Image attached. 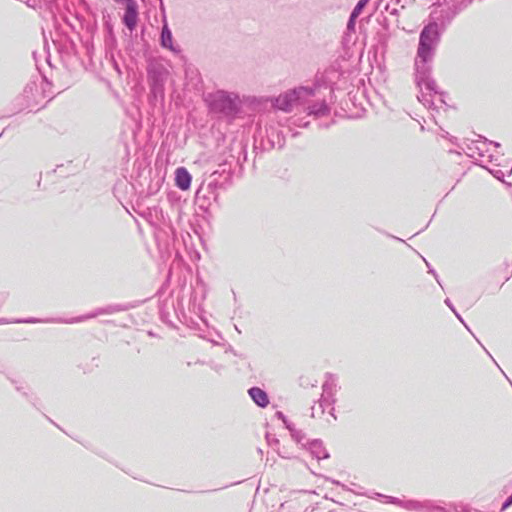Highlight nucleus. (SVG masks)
Listing matches in <instances>:
<instances>
[{
	"label": "nucleus",
	"mask_w": 512,
	"mask_h": 512,
	"mask_svg": "<svg viewBox=\"0 0 512 512\" xmlns=\"http://www.w3.org/2000/svg\"><path fill=\"white\" fill-rule=\"evenodd\" d=\"M454 19L455 17L446 8H443L423 27L419 35L415 60V83L419 88L417 99L430 109L438 108L433 100L435 96H439L440 104H445L444 93L438 89L435 80L431 76L432 67L430 63L440 42L441 34Z\"/></svg>",
	"instance_id": "f257e3e1"
},
{
	"label": "nucleus",
	"mask_w": 512,
	"mask_h": 512,
	"mask_svg": "<svg viewBox=\"0 0 512 512\" xmlns=\"http://www.w3.org/2000/svg\"><path fill=\"white\" fill-rule=\"evenodd\" d=\"M205 102L211 113L220 114L229 121L236 119L242 109L239 94L223 89L208 93Z\"/></svg>",
	"instance_id": "f03ea898"
},
{
	"label": "nucleus",
	"mask_w": 512,
	"mask_h": 512,
	"mask_svg": "<svg viewBox=\"0 0 512 512\" xmlns=\"http://www.w3.org/2000/svg\"><path fill=\"white\" fill-rule=\"evenodd\" d=\"M169 71L160 63L149 64L147 68L148 84L151 101L164 100L165 84Z\"/></svg>",
	"instance_id": "7ed1b4c3"
},
{
	"label": "nucleus",
	"mask_w": 512,
	"mask_h": 512,
	"mask_svg": "<svg viewBox=\"0 0 512 512\" xmlns=\"http://www.w3.org/2000/svg\"><path fill=\"white\" fill-rule=\"evenodd\" d=\"M315 94V89L308 86H299L280 94L273 101V105L284 112H290L295 104L302 103Z\"/></svg>",
	"instance_id": "20e7f679"
},
{
	"label": "nucleus",
	"mask_w": 512,
	"mask_h": 512,
	"mask_svg": "<svg viewBox=\"0 0 512 512\" xmlns=\"http://www.w3.org/2000/svg\"><path fill=\"white\" fill-rule=\"evenodd\" d=\"M130 308H132V305H130V304H120V303L110 304L105 307L97 308L94 311H92L86 315H82V316H78V317H74V318H70V319L49 318L47 321L53 322V323L72 324V323H78V322H82V321H85L88 319L96 318L100 315H110V314H114V313H118V312H124V311L129 310Z\"/></svg>",
	"instance_id": "39448f33"
},
{
	"label": "nucleus",
	"mask_w": 512,
	"mask_h": 512,
	"mask_svg": "<svg viewBox=\"0 0 512 512\" xmlns=\"http://www.w3.org/2000/svg\"><path fill=\"white\" fill-rule=\"evenodd\" d=\"M404 509L412 512H451L450 509L430 499H407L404 504Z\"/></svg>",
	"instance_id": "423d86ee"
},
{
	"label": "nucleus",
	"mask_w": 512,
	"mask_h": 512,
	"mask_svg": "<svg viewBox=\"0 0 512 512\" xmlns=\"http://www.w3.org/2000/svg\"><path fill=\"white\" fill-rule=\"evenodd\" d=\"M260 145L263 150L282 149L285 145V135L282 130L271 124L266 127V137L261 140Z\"/></svg>",
	"instance_id": "0eeeda50"
},
{
	"label": "nucleus",
	"mask_w": 512,
	"mask_h": 512,
	"mask_svg": "<svg viewBox=\"0 0 512 512\" xmlns=\"http://www.w3.org/2000/svg\"><path fill=\"white\" fill-rule=\"evenodd\" d=\"M117 4L125 5V12L122 17V23L124 26L133 32L139 20V8L136 0H114Z\"/></svg>",
	"instance_id": "6e6552de"
},
{
	"label": "nucleus",
	"mask_w": 512,
	"mask_h": 512,
	"mask_svg": "<svg viewBox=\"0 0 512 512\" xmlns=\"http://www.w3.org/2000/svg\"><path fill=\"white\" fill-rule=\"evenodd\" d=\"M478 137V140H473L470 144L467 145L466 154L471 158H483L489 151V145H493L495 147L500 146L498 142L490 141L481 135H478Z\"/></svg>",
	"instance_id": "1a4fd4ad"
},
{
	"label": "nucleus",
	"mask_w": 512,
	"mask_h": 512,
	"mask_svg": "<svg viewBox=\"0 0 512 512\" xmlns=\"http://www.w3.org/2000/svg\"><path fill=\"white\" fill-rule=\"evenodd\" d=\"M322 396L319 400V407L321 408V413H324L325 408L332 405L334 403V394L336 392V380L331 375L328 374L325 382L322 385Z\"/></svg>",
	"instance_id": "9d476101"
},
{
	"label": "nucleus",
	"mask_w": 512,
	"mask_h": 512,
	"mask_svg": "<svg viewBox=\"0 0 512 512\" xmlns=\"http://www.w3.org/2000/svg\"><path fill=\"white\" fill-rule=\"evenodd\" d=\"M238 166V160H236L233 156H230L229 160L226 159L220 163L218 168L211 174L221 179L222 183H227L232 179L234 171Z\"/></svg>",
	"instance_id": "9b49d317"
},
{
	"label": "nucleus",
	"mask_w": 512,
	"mask_h": 512,
	"mask_svg": "<svg viewBox=\"0 0 512 512\" xmlns=\"http://www.w3.org/2000/svg\"><path fill=\"white\" fill-rule=\"evenodd\" d=\"M160 45L162 48L168 49L175 54L180 52V48L174 44L172 32L166 21L161 29Z\"/></svg>",
	"instance_id": "f8f14e48"
},
{
	"label": "nucleus",
	"mask_w": 512,
	"mask_h": 512,
	"mask_svg": "<svg viewBox=\"0 0 512 512\" xmlns=\"http://www.w3.org/2000/svg\"><path fill=\"white\" fill-rule=\"evenodd\" d=\"M307 444L308 445L306 446V449L310 452L311 456L318 461L322 459H328L330 457L321 440L314 439L310 442H307Z\"/></svg>",
	"instance_id": "ddd939ff"
},
{
	"label": "nucleus",
	"mask_w": 512,
	"mask_h": 512,
	"mask_svg": "<svg viewBox=\"0 0 512 512\" xmlns=\"http://www.w3.org/2000/svg\"><path fill=\"white\" fill-rule=\"evenodd\" d=\"M192 176L185 167H178L175 170V185L182 191L190 188Z\"/></svg>",
	"instance_id": "4468645a"
},
{
	"label": "nucleus",
	"mask_w": 512,
	"mask_h": 512,
	"mask_svg": "<svg viewBox=\"0 0 512 512\" xmlns=\"http://www.w3.org/2000/svg\"><path fill=\"white\" fill-rule=\"evenodd\" d=\"M248 395L253 400V402L261 408H266L269 405L270 401L268 394L260 387L254 386L249 388Z\"/></svg>",
	"instance_id": "2eb2a0df"
},
{
	"label": "nucleus",
	"mask_w": 512,
	"mask_h": 512,
	"mask_svg": "<svg viewBox=\"0 0 512 512\" xmlns=\"http://www.w3.org/2000/svg\"><path fill=\"white\" fill-rule=\"evenodd\" d=\"M368 1L369 0H359L358 3L355 5V7L353 8V10L349 16L348 22H347V30L348 31H354L355 25H356V20L359 17V15L361 14V12L364 9V7L366 6V4L368 3Z\"/></svg>",
	"instance_id": "dca6fc26"
},
{
	"label": "nucleus",
	"mask_w": 512,
	"mask_h": 512,
	"mask_svg": "<svg viewBox=\"0 0 512 512\" xmlns=\"http://www.w3.org/2000/svg\"><path fill=\"white\" fill-rule=\"evenodd\" d=\"M307 109L308 115H314L316 117L326 116L330 113V108L325 100L312 103Z\"/></svg>",
	"instance_id": "f3484780"
},
{
	"label": "nucleus",
	"mask_w": 512,
	"mask_h": 512,
	"mask_svg": "<svg viewBox=\"0 0 512 512\" xmlns=\"http://www.w3.org/2000/svg\"><path fill=\"white\" fill-rule=\"evenodd\" d=\"M196 200L202 201L204 200L209 205L211 201H216L218 198V193H214L212 190H207L205 187V183H202L201 186L196 191Z\"/></svg>",
	"instance_id": "a211bd4d"
},
{
	"label": "nucleus",
	"mask_w": 512,
	"mask_h": 512,
	"mask_svg": "<svg viewBox=\"0 0 512 512\" xmlns=\"http://www.w3.org/2000/svg\"><path fill=\"white\" fill-rule=\"evenodd\" d=\"M287 429L289 430L292 439L297 444H299L302 447L306 448V446L308 445L307 442H310V441L307 440L305 433L302 430L296 429V427L294 426L293 423L292 424H287Z\"/></svg>",
	"instance_id": "6ab92c4d"
},
{
	"label": "nucleus",
	"mask_w": 512,
	"mask_h": 512,
	"mask_svg": "<svg viewBox=\"0 0 512 512\" xmlns=\"http://www.w3.org/2000/svg\"><path fill=\"white\" fill-rule=\"evenodd\" d=\"M49 318L47 319H40V318H35V317H29V318H24V319H14V320H8V319H5V318H0V325L1 324H8V323H29V324H35V323H50L49 321H47Z\"/></svg>",
	"instance_id": "aec40b11"
},
{
	"label": "nucleus",
	"mask_w": 512,
	"mask_h": 512,
	"mask_svg": "<svg viewBox=\"0 0 512 512\" xmlns=\"http://www.w3.org/2000/svg\"><path fill=\"white\" fill-rule=\"evenodd\" d=\"M468 4L464 1H456L453 2L451 5L447 6L446 9L454 16L456 17L458 14H460L463 10L467 8Z\"/></svg>",
	"instance_id": "412c9836"
},
{
	"label": "nucleus",
	"mask_w": 512,
	"mask_h": 512,
	"mask_svg": "<svg viewBox=\"0 0 512 512\" xmlns=\"http://www.w3.org/2000/svg\"><path fill=\"white\" fill-rule=\"evenodd\" d=\"M224 184L225 183H222L221 179L210 174L209 178L207 179V184H205V187L207 188V190L210 189L214 191V193H217V190L223 187Z\"/></svg>",
	"instance_id": "4be33fe9"
},
{
	"label": "nucleus",
	"mask_w": 512,
	"mask_h": 512,
	"mask_svg": "<svg viewBox=\"0 0 512 512\" xmlns=\"http://www.w3.org/2000/svg\"><path fill=\"white\" fill-rule=\"evenodd\" d=\"M374 495L378 498H383L386 503L394 504V505L400 506L404 509V504L406 501L405 499H400V498H397L394 496H388V495H384L381 493H375Z\"/></svg>",
	"instance_id": "5701e85b"
},
{
	"label": "nucleus",
	"mask_w": 512,
	"mask_h": 512,
	"mask_svg": "<svg viewBox=\"0 0 512 512\" xmlns=\"http://www.w3.org/2000/svg\"><path fill=\"white\" fill-rule=\"evenodd\" d=\"M489 171H490V173H491V174H492L496 179L501 180V181L503 180V178H504V176H505L504 172H503L502 170H499V169H497V170H489Z\"/></svg>",
	"instance_id": "b1692460"
},
{
	"label": "nucleus",
	"mask_w": 512,
	"mask_h": 512,
	"mask_svg": "<svg viewBox=\"0 0 512 512\" xmlns=\"http://www.w3.org/2000/svg\"><path fill=\"white\" fill-rule=\"evenodd\" d=\"M291 123H292L293 125H296V126H299V127H307V126H308V124H309V122H308V121H302L301 119H298V118L293 119V120L291 121Z\"/></svg>",
	"instance_id": "393cba45"
},
{
	"label": "nucleus",
	"mask_w": 512,
	"mask_h": 512,
	"mask_svg": "<svg viewBox=\"0 0 512 512\" xmlns=\"http://www.w3.org/2000/svg\"><path fill=\"white\" fill-rule=\"evenodd\" d=\"M276 416L282 420V422L284 423L285 427L287 428V424H292L291 422L288 421V419L286 418V416L283 414V412L281 411H278L276 412Z\"/></svg>",
	"instance_id": "a878e982"
},
{
	"label": "nucleus",
	"mask_w": 512,
	"mask_h": 512,
	"mask_svg": "<svg viewBox=\"0 0 512 512\" xmlns=\"http://www.w3.org/2000/svg\"><path fill=\"white\" fill-rule=\"evenodd\" d=\"M511 505H512V494L510 496H508V498L503 502L501 511L506 510Z\"/></svg>",
	"instance_id": "bb28decb"
},
{
	"label": "nucleus",
	"mask_w": 512,
	"mask_h": 512,
	"mask_svg": "<svg viewBox=\"0 0 512 512\" xmlns=\"http://www.w3.org/2000/svg\"><path fill=\"white\" fill-rule=\"evenodd\" d=\"M266 439L269 445L278 444L279 440L275 438V436H271L269 434H266Z\"/></svg>",
	"instance_id": "cd10ccee"
},
{
	"label": "nucleus",
	"mask_w": 512,
	"mask_h": 512,
	"mask_svg": "<svg viewBox=\"0 0 512 512\" xmlns=\"http://www.w3.org/2000/svg\"><path fill=\"white\" fill-rule=\"evenodd\" d=\"M25 2L29 7H32V8H36L37 6H39V3H40L39 0H26Z\"/></svg>",
	"instance_id": "c85d7f7f"
},
{
	"label": "nucleus",
	"mask_w": 512,
	"mask_h": 512,
	"mask_svg": "<svg viewBox=\"0 0 512 512\" xmlns=\"http://www.w3.org/2000/svg\"><path fill=\"white\" fill-rule=\"evenodd\" d=\"M425 262H426V264H427V266H428V268H429V271H428V272H429V273H431V274H433V275H434V277H435V279H436V281H437V283H438L439 285H441L440 280H439L438 275H437V273L435 272V270H434V269H432V268H430V266H429V264H428V262H427V261H425Z\"/></svg>",
	"instance_id": "c756f323"
},
{
	"label": "nucleus",
	"mask_w": 512,
	"mask_h": 512,
	"mask_svg": "<svg viewBox=\"0 0 512 512\" xmlns=\"http://www.w3.org/2000/svg\"><path fill=\"white\" fill-rule=\"evenodd\" d=\"M15 384V388L18 392H21L23 395L27 396V392L24 390L22 385H18L15 381H12Z\"/></svg>",
	"instance_id": "7c9ffc66"
},
{
	"label": "nucleus",
	"mask_w": 512,
	"mask_h": 512,
	"mask_svg": "<svg viewBox=\"0 0 512 512\" xmlns=\"http://www.w3.org/2000/svg\"><path fill=\"white\" fill-rule=\"evenodd\" d=\"M444 303L449 307V309L454 313L456 311L454 305L452 304L449 298H446Z\"/></svg>",
	"instance_id": "2f4dec72"
},
{
	"label": "nucleus",
	"mask_w": 512,
	"mask_h": 512,
	"mask_svg": "<svg viewBox=\"0 0 512 512\" xmlns=\"http://www.w3.org/2000/svg\"><path fill=\"white\" fill-rule=\"evenodd\" d=\"M455 316L457 317V319L469 330L468 326L466 325V323L464 322L463 318L461 317V315L455 311L454 312Z\"/></svg>",
	"instance_id": "473e14b6"
},
{
	"label": "nucleus",
	"mask_w": 512,
	"mask_h": 512,
	"mask_svg": "<svg viewBox=\"0 0 512 512\" xmlns=\"http://www.w3.org/2000/svg\"><path fill=\"white\" fill-rule=\"evenodd\" d=\"M311 416L314 417V407H312V413Z\"/></svg>",
	"instance_id": "72a5a7b5"
},
{
	"label": "nucleus",
	"mask_w": 512,
	"mask_h": 512,
	"mask_svg": "<svg viewBox=\"0 0 512 512\" xmlns=\"http://www.w3.org/2000/svg\"><path fill=\"white\" fill-rule=\"evenodd\" d=\"M205 201L203 200L202 204H200V207H203V205H205Z\"/></svg>",
	"instance_id": "f704fd0d"
},
{
	"label": "nucleus",
	"mask_w": 512,
	"mask_h": 512,
	"mask_svg": "<svg viewBox=\"0 0 512 512\" xmlns=\"http://www.w3.org/2000/svg\"><path fill=\"white\" fill-rule=\"evenodd\" d=\"M205 201L203 200L202 204H200V207H203V205H205Z\"/></svg>",
	"instance_id": "c9c22d12"
}]
</instances>
